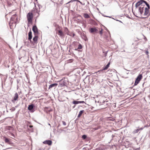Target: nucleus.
<instances>
[{
  "label": "nucleus",
  "instance_id": "1",
  "mask_svg": "<svg viewBox=\"0 0 150 150\" xmlns=\"http://www.w3.org/2000/svg\"><path fill=\"white\" fill-rule=\"evenodd\" d=\"M139 6V12L141 15L142 14L145 16L143 18H148L150 15V11L149 10L150 8L149 4L144 0H139L135 4L136 8Z\"/></svg>",
  "mask_w": 150,
  "mask_h": 150
},
{
  "label": "nucleus",
  "instance_id": "2",
  "mask_svg": "<svg viewBox=\"0 0 150 150\" xmlns=\"http://www.w3.org/2000/svg\"><path fill=\"white\" fill-rule=\"evenodd\" d=\"M18 22V18L16 14H15L12 16L9 22L10 28L12 29L13 27H15L16 26V23Z\"/></svg>",
  "mask_w": 150,
  "mask_h": 150
},
{
  "label": "nucleus",
  "instance_id": "3",
  "mask_svg": "<svg viewBox=\"0 0 150 150\" xmlns=\"http://www.w3.org/2000/svg\"><path fill=\"white\" fill-rule=\"evenodd\" d=\"M33 17V13L32 12H29L27 14V17L28 21V24L32 23Z\"/></svg>",
  "mask_w": 150,
  "mask_h": 150
},
{
  "label": "nucleus",
  "instance_id": "4",
  "mask_svg": "<svg viewBox=\"0 0 150 150\" xmlns=\"http://www.w3.org/2000/svg\"><path fill=\"white\" fill-rule=\"evenodd\" d=\"M142 75L141 74H139L138 76L135 81L134 85L136 86L137 85L142 79Z\"/></svg>",
  "mask_w": 150,
  "mask_h": 150
},
{
  "label": "nucleus",
  "instance_id": "5",
  "mask_svg": "<svg viewBox=\"0 0 150 150\" xmlns=\"http://www.w3.org/2000/svg\"><path fill=\"white\" fill-rule=\"evenodd\" d=\"M32 30L35 35H37L38 34V29L36 25H34L33 26Z\"/></svg>",
  "mask_w": 150,
  "mask_h": 150
},
{
  "label": "nucleus",
  "instance_id": "6",
  "mask_svg": "<svg viewBox=\"0 0 150 150\" xmlns=\"http://www.w3.org/2000/svg\"><path fill=\"white\" fill-rule=\"evenodd\" d=\"M59 30L58 31V35H59L60 37H62L64 36V35L62 32V31L61 30L60 28L59 27H58Z\"/></svg>",
  "mask_w": 150,
  "mask_h": 150
},
{
  "label": "nucleus",
  "instance_id": "7",
  "mask_svg": "<svg viewBox=\"0 0 150 150\" xmlns=\"http://www.w3.org/2000/svg\"><path fill=\"white\" fill-rule=\"evenodd\" d=\"M90 32L91 33H93L97 31L98 30L95 28H91L89 29Z\"/></svg>",
  "mask_w": 150,
  "mask_h": 150
},
{
  "label": "nucleus",
  "instance_id": "8",
  "mask_svg": "<svg viewBox=\"0 0 150 150\" xmlns=\"http://www.w3.org/2000/svg\"><path fill=\"white\" fill-rule=\"evenodd\" d=\"M81 38L85 41H86L87 40V38L86 35L83 33H81Z\"/></svg>",
  "mask_w": 150,
  "mask_h": 150
},
{
  "label": "nucleus",
  "instance_id": "9",
  "mask_svg": "<svg viewBox=\"0 0 150 150\" xmlns=\"http://www.w3.org/2000/svg\"><path fill=\"white\" fill-rule=\"evenodd\" d=\"M4 141L5 143H7L8 144H11V139H9L6 137L5 138Z\"/></svg>",
  "mask_w": 150,
  "mask_h": 150
},
{
  "label": "nucleus",
  "instance_id": "10",
  "mask_svg": "<svg viewBox=\"0 0 150 150\" xmlns=\"http://www.w3.org/2000/svg\"><path fill=\"white\" fill-rule=\"evenodd\" d=\"M43 143L44 144H48L49 145H51L52 143V142L50 140H46L43 142Z\"/></svg>",
  "mask_w": 150,
  "mask_h": 150
},
{
  "label": "nucleus",
  "instance_id": "11",
  "mask_svg": "<svg viewBox=\"0 0 150 150\" xmlns=\"http://www.w3.org/2000/svg\"><path fill=\"white\" fill-rule=\"evenodd\" d=\"M38 37L37 35H35L33 38V40L34 44L36 43L37 42Z\"/></svg>",
  "mask_w": 150,
  "mask_h": 150
},
{
  "label": "nucleus",
  "instance_id": "12",
  "mask_svg": "<svg viewBox=\"0 0 150 150\" xmlns=\"http://www.w3.org/2000/svg\"><path fill=\"white\" fill-rule=\"evenodd\" d=\"M32 38V33L31 31H30L28 33V40L31 41V39Z\"/></svg>",
  "mask_w": 150,
  "mask_h": 150
},
{
  "label": "nucleus",
  "instance_id": "13",
  "mask_svg": "<svg viewBox=\"0 0 150 150\" xmlns=\"http://www.w3.org/2000/svg\"><path fill=\"white\" fill-rule=\"evenodd\" d=\"M18 98V95L17 93H15L13 100L14 101H16Z\"/></svg>",
  "mask_w": 150,
  "mask_h": 150
},
{
  "label": "nucleus",
  "instance_id": "14",
  "mask_svg": "<svg viewBox=\"0 0 150 150\" xmlns=\"http://www.w3.org/2000/svg\"><path fill=\"white\" fill-rule=\"evenodd\" d=\"M57 85L58 84L57 83H54L51 84L49 86L48 88L49 89H50V88H51L55 86L56 87Z\"/></svg>",
  "mask_w": 150,
  "mask_h": 150
},
{
  "label": "nucleus",
  "instance_id": "15",
  "mask_svg": "<svg viewBox=\"0 0 150 150\" xmlns=\"http://www.w3.org/2000/svg\"><path fill=\"white\" fill-rule=\"evenodd\" d=\"M34 107V106L33 104L29 105L28 107V109L29 110H31Z\"/></svg>",
  "mask_w": 150,
  "mask_h": 150
},
{
  "label": "nucleus",
  "instance_id": "16",
  "mask_svg": "<svg viewBox=\"0 0 150 150\" xmlns=\"http://www.w3.org/2000/svg\"><path fill=\"white\" fill-rule=\"evenodd\" d=\"M110 62H109L106 65L105 67H104L103 68V69L102 70H106L109 67V65H110Z\"/></svg>",
  "mask_w": 150,
  "mask_h": 150
},
{
  "label": "nucleus",
  "instance_id": "17",
  "mask_svg": "<svg viewBox=\"0 0 150 150\" xmlns=\"http://www.w3.org/2000/svg\"><path fill=\"white\" fill-rule=\"evenodd\" d=\"M64 31L66 32V33L67 35H69L71 36V35H70L69 33V31H68V28H66V27L65 28H64Z\"/></svg>",
  "mask_w": 150,
  "mask_h": 150
},
{
  "label": "nucleus",
  "instance_id": "18",
  "mask_svg": "<svg viewBox=\"0 0 150 150\" xmlns=\"http://www.w3.org/2000/svg\"><path fill=\"white\" fill-rule=\"evenodd\" d=\"M105 100H104L102 101L101 100H99L98 101V103H100V105L104 104V103H105Z\"/></svg>",
  "mask_w": 150,
  "mask_h": 150
},
{
  "label": "nucleus",
  "instance_id": "19",
  "mask_svg": "<svg viewBox=\"0 0 150 150\" xmlns=\"http://www.w3.org/2000/svg\"><path fill=\"white\" fill-rule=\"evenodd\" d=\"M84 111V110H81L79 112V114L77 116L78 117H79L81 116L82 113Z\"/></svg>",
  "mask_w": 150,
  "mask_h": 150
},
{
  "label": "nucleus",
  "instance_id": "20",
  "mask_svg": "<svg viewBox=\"0 0 150 150\" xmlns=\"http://www.w3.org/2000/svg\"><path fill=\"white\" fill-rule=\"evenodd\" d=\"M84 17L85 18H89L90 17V16L87 13H85L84 14Z\"/></svg>",
  "mask_w": 150,
  "mask_h": 150
},
{
  "label": "nucleus",
  "instance_id": "21",
  "mask_svg": "<svg viewBox=\"0 0 150 150\" xmlns=\"http://www.w3.org/2000/svg\"><path fill=\"white\" fill-rule=\"evenodd\" d=\"M12 127L11 126H8L6 127V129L8 130H12Z\"/></svg>",
  "mask_w": 150,
  "mask_h": 150
},
{
  "label": "nucleus",
  "instance_id": "22",
  "mask_svg": "<svg viewBox=\"0 0 150 150\" xmlns=\"http://www.w3.org/2000/svg\"><path fill=\"white\" fill-rule=\"evenodd\" d=\"M72 103L74 104L75 105L79 103V101H74Z\"/></svg>",
  "mask_w": 150,
  "mask_h": 150
},
{
  "label": "nucleus",
  "instance_id": "23",
  "mask_svg": "<svg viewBox=\"0 0 150 150\" xmlns=\"http://www.w3.org/2000/svg\"><path fill=\"white\" fill-rule=\"evenodd\" d=\"M82 45L81 44H79L78 45V49H81L82 48Z\"/></svg>",
  "mask_w": 150,
  "mask_h": 150
},
{
  "label": "nucleus",
  "instance_id": "24",
  "mask_svg": "<svg viewBox=\"0 0 150 150\" xmlns=\"http://www.w3.org/2000/svg\"><path fill=\"white\" fill-rule=\"evenodd\" d=\"M139 131V129H137L136 130H134L133 131V133L134 134L137 133Z\"/></svg>",
  "mask_w": 150,
  "mask_h": 150
},
{
  "label": "nucleus",
  "instance_id": "25",
  "mask_svg": "<svg viewBox=\"0 0 150 150\" xmlns=\"http://www.w3.org/2000/svg\"><path fill=\"white\" fill-rule=\"evenodd\" d=\"M86 137L87 136L85 135H82V138L83 139H85Z\"/></svg>",
  "mask_w": 150,
  "mask_h": 150
},
{
  "label": "nucleus",
  "instance_id": "26",
  "mask_svg": "<svg viewBox=\"0 0 150 150\" xmlns=\"http://www.w3.org/2000/svg\"><path fill=\"white\" fill-rule=\"evenodd\" d=\"M63 130L61 129H58L57 130V132L59 133H61Z\"/></svg>",
  "mask_w": 150,
  "mask_h": 150
},
{
  "label": "nucleus",
  "instance_id": "27",
  "mask_svg": "<svg viewBox=\"0 0 150 150\" xmlns=\"http://www.w3.org/2000/svg\"><path fill=\"white\" fill-rule=\"evenodd\" d=\"M108 52V51H106L105 52L104 51L103 52V53L104 54V56L106 57L107 56Z\"/></svg>",
  "mask_w": 150,
  "mask_h": 150
},
{
  "label": "nucleus",
  "instance_id": "28",
  "mask_svg": "<svg viewBox=\"0 0 150 150\" xmlns=\"http://www.w3.org/2000/svg\"><path fill=\"white\" fill-rule=\"evenodd\" d=\"M10 110L11 111H13L15 110V108L14 107H13L10 109Z\"/></svg>",
  "mask_w": 150,
  "mask_h": 150
},
{
  "label": "nucleus",
  "instance_id": "29",
  "mask_svg": "<svg viewBox=\"0 0 150 150\" xmlns=\"http://www.w3.org/2000/svg\"><path fill=\"white\" fill-rule=\"evenodd\" d=\"M102 31H103V29H101V30H100V34L101 35H102V33H103Z\"/></svg>",
  "mask_w": 150,
  "mask_h": 150
},
{
  "label": "nucleus",
  "instance_id": "30",
  "mask_svg": "<svg viewBox=\"0 0 150 150\" xmlns=\"http://www.w3.org/2000/svg\"><path fill=\"white\" fill-rule=\"evenodd\" d=\"M79 103H85L84 101H79Z\"/></svg>",
  "mask_w": 150,
  "mask_h": 150
},
{
  "label": "nucleus",
  "instance_id": "31",
  "mask_svg": "<svg viewBox=\"0 0 150 150\" xmlns=\"http://www.w3.org/2000/svg\"><path fill=\"white\" fill-rule=\"evenodd\" d=\"M63 125H66V122L64 121H62Z\"/></svg>",
  "mask_w": 150,
  "mask_h": 150
},
{
  "label": "nucleus",
  "instance_id": "32",
  "mask_svg": "<svg viewBox=\"0 0 150 150\" xmlns=\"http://www.w3.org/2000/svg\"><path fill=\"white\" fill-rule=\"evenodd\" d=\"M149 52H148V51H146L145 52V53L146 54L148 55V54H149Z\"/></svg>",
  "mask_w": 150,
  "mask_h": 150
},
{
  "label": "nucleus",
  "instance_id": "33",
  "mask_svg": "<svg viewBox=\"0 0 150 150\" xmlns=\"http://www.w3.org/2000/svg\"><path fill=\"white\" fill-rule=\"evenodd\" d=\"M143 128H143V127H141V128H139L138 129H139V130H142Z\"/></svg>",
  "mask_w": 150,
  "mask_h": 150
},
{
  "label": "nucleus",
  "instance_id": "34",
  "mask_svg": "<svg viewBox=\"0 0 150 150\" xmlns=\"http://www.w3.org/2000/svg\"><path fill=\"white\" fill-rule=\"evenodd\" d=\"M29 127L30 128H32L33 127V126H32V125H30L29 126Z\"/></svg>",
  "mask_w": 150,
  "mask_h": 150
},
{
  "label": "nucleus",
  "instance_id": "35",
  "mask_svg": "<svg viewBox=\"0 0 150 150\" xmlns=\"http://www.w3.org/2000/svg\"><path fill=\"white\" fill-rule=\"evenodd\" d=\"M75 35L74 33H73V36H72V37H74V36H75Z\"/></svg>",
  "mask_w": 150,
  "mask_h": 150
},
{
  "label": "nucleus",
  "instance_id": "36",
  "mask_svg": "<svg viewBox=\"0 0 150 150\" xmlns=\"http://www.w3.org/2000/svg\"><path fill=\"white\" fill-rule=\"evenodd\" d=\"M48 125L50 126V124L49 123H48Z\"/></svg>",
  "mask_w": 150,
  "mask_h": 150
},
{
  "label": "nucleus",
  "instance_id": "37",
  "mask_svg": "<svg viewBox=\"0 0 150 150\" xmlns=\"http://www.w3.org/2000/svg\"><path fill=\"white\" fill-rule=\"evenodd\" d=\"M75 106H74L73 107V108H74V107H75Z\"/></svg>",
  "mask_w": 150,
  "mask_h": 150
},
{
  "label": "nucleus",
  "instance_id": "38",
  "mask_svg": "<svg viewBox=\"0 0 150 150\" xmlns=\"http://www.w3.org/2000/svg\"><path fill=\"white\" fill-rule=\"evenodd\" d=\"M135 16L136 17H137V16H136V15H135Z\"/></svg>",
  "mask_w": 150,
  "mask_h": 150
},
{
  "label": "nucleus",
  "instance_id": "39",
  "mask_svg": "<svg viewBox=\"0 0 150 150\" xmlns=\"http://www.w3.org/2000/svg\"><path fill=\"white\" fill-rule=\"evenodd\" d=\"M123 51L125 52V50H123Z\"/></svg>",
  "mask_w": 150,
  "mask_h": 150
}]
</instances>
